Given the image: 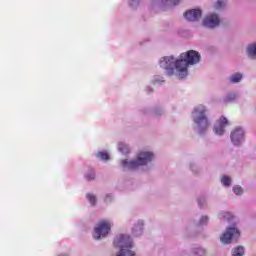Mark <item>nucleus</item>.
<instances>
[{
  "mask_svg": "<svg viewBox=\"0 0 256 256\" xmlns=\"http://www.w3.org/2000/svg\"><path fill=\"white\" fill-rule=\"evenodd\" d=\"M201 61V55L195 50H190L186 53H181L176 62V73L179 79H185L188 75L189 65H197Z\"/></svg>",
  "mask_w": 256,
  "mask_h": 256,
  "instance_id": "1",
  "label": "nucleus"
},
{
  "mask_svg": "<svg viewBox=\"0 0 256 256\" xmlns=\"http://www.w3.org/2000/svg\"><path fill=\"white\" fill-rule=\"evenodd\" d=\"M114 245L120 249L117 256H135V252L131 251L133 247L131 236L127 234L119 235L115 238Z\"/></svg>",
  "mask_w": 256,
  "mask_h": 256,
  "instance_id": "2",
  "label": "nucleus"
},
{
  "mask_svg": "<svg viewBox=\"0 0 256 256\" xmlns=\"http://www.w3.org/2000/svg\"><path fill=\"white\" fill-rule=\"evenodd\" d=\"M206 113L207 108H205L204 105H198L192 112L193 121L196 125H198L200 133H203L209 128V118H207Z\"/></svg>",
  "mask_w": 256,
  "mask_h": 256,
  "instance_id": "3",
  "label": "nucleus"
},
{
  "mask_svg": "<svg viewBox=\"0 0 256 256\" xmlns=\"http://www.w3.org/2000/svg\"><path fill=\"white\" fill-rule=\"evenodd\" d=\"M154 155L151 152H139L137 159L134 161L124 160L122 161V166L127 167V169H137L147 163H151L154 159Z\"/></svg>",
  "mask_w": 256,
  "mask_h": 256,
  "instance_id": "4",
  "label": "nucleus"
},
{
  "mask_svg": "<svg viewBox=\"0 0 256 256\" xmlns=\"http://www.w3.org/2000/svg\"><path fill=\"white\" fill-rule=\"evenodd\" d=\"M179 59H175L173 56H166L160 60L161 69H165L167 75L177 76V62Z\"/></svg>",
  "mask_w": 256,
  "mask_h": 256,
  "instance_id": "5",
  "label": "nucleus"
},
{
  "mask_svg": "<svg viewBox=\"0 0 256 256\" xmlns=\"http://www.w3.org/2000/svg\"><path fill=\"white\" fill-rule=\"evenodd\" d=\"M109 231H111V222L102 220L94 228L93 237L96 239V241H99V239L107 237V235H109Z\"/></svg>",
  "mask_w": 256,
  "mask_h": 256,
  "instance_id": "6",
  "label": "nucleus"
},
{
  "mask_svg": "<svg viewBox=\"0 0 256 256\" xmlns=\"http://www.w3.org/2000/svg\"><path fill=\"white\" fill-rule=\"evenodd\" d=\"M239 237H241V233L239 232V230L235 227H229L220 237V241L224 245H229V243H231L233 239H239Z\"/></svg>",
  "mask_w": 256,
  "mask_h": 256,
  "instance_id": "7",
  "label": "nucleus"
},
{
  "mask_svg": "<svg viewBox=\"0 0 256 256\" xmlns=\"http://www.w3.org/2000/svg\"><path fill=\"white\" fill-rule=\"evenodd\" d=\"M219 23H221V20L217 14H210L203 20L204 27H209L210 29L218 27Z\"/></svg>",
  "mask_w": 256,
  "mask_h": 256,
  "instance_id": "8",
  "label": "nucleus"
},
{
  "mask_svg": "<svg viewBox=\"0 0 256 256\" xmlns=\"http://www.w3.org/2000/svg\"><path fill=\"white\" fill-rule=\"evenodd\" d=\"M201 15L202 12L200 9H192L184 13V17L187 21H199Z\"/></svg>",
  "mask_w": 256,
  "mask_h": 256,
  "instance_id": "9",
  "label": "nucleus"
},
{
  "mask_svg": "<svg viewBox=\"0 0 256 256\" xmlns=\"http://www.w3.org/2000/svg\"><path fill=\"white\" fill-rule=\"evenodd\" d=\"M227 125H229V121L227 120V118L223 116L220 117V119L218 120V126L214 127L216 135H223V133H225V127H227Z\"/></svg>",
  "mask_w": 256,
  "mask_h": 256,
  "instance_id": "10",
  "label": "nucleus"
},
{
  "mask_svg": "<svg viewBox=\"0 0 256 256\" xmlns=\"http://www.w3.org/2000/svg\"><path fill=\"white\" fill-rule=\"evenodd\" d=\"M245 133L243 132V129L238 128L235 131L232 132L231 134V141L234 145H239L241 141H243Z\"/></svg>",
  "mask_w": 256,
  "mask_h": 256,
  "instance_id": "11",
  "label": "nucleus"
},
{
  "mask_svg": "<svg viewBox=\"0 0 256 256\" xmlns=\"http://www.w3.org/2000/svg\"><path fill=\"white\" fill-rule=\"evenodd\" d=\"M132 234L134 237H140L143 235V221H138L137 224L132 228Z\"/></svg>",
  "mask_w": 256,
  "mask_h": 256,
  "instance_id": "12",
  "label": "nucleus"
},
{
  "mask_svg": "<svg viewBox=\"0 0 256 256\" xmlns=\"http://www.w3.org/2000/svg\"><path fill=\"white\" fill-rule=\"evenodd\" d=\"M248 57L251 59H256V44H251L247 48Z\"/></svg>",
  "mask_w": 256,
  "mask_h": 256,
  "instance_id": "13",
  "label": "nucleus"
},
{
  "mask_svg": "<svg viewBox=\"0 0 256 256\" xmlns=\"http://www.w3.org/2000/svg\"><path fill=\"white\" fill-rule=\"evenodd\" d=\"M232 255L233 256H243V255H245V248H243V246H238V247L234 248L233 251H232Z\"/></svg>",
  "mask_w": 256,
  "mask_h": 256,
  "instance_id": "14",
  "label": "nucleus"
},
{
  "mask_svg": "<svg viewBox=\"0 0 256 256\" xmlns=\"http://www.w3.org/2000/svg\"><path fill=\"white\" fill-rule=\"evenodd\" d=\"M243 79V75L241 73H236L232 76H230V82L231 83H239Z\"/></svg>",
  "mask_w": 256,
  "mask_h": 256,
  "instance_id": "15",
  "label": "nucleus"
},
{
  "mask_svg": "<svg viewBox=\"0 0 256 256\" xmlns=\"http://www.w3.org/2000/svg\"><path fill=\"white\" fill-rule=\"evenodd\" d=\"M96 157L102 159V161H109V154L107 152H99Z\"/></svg>",
  "mask_w": 256,
  "mask_h": 256,
  "instance_id": "16",
  "label": "nucleus"
},
{
  "mask_svg": "<svg viewBox=\"0 0 256 256\" xmlns=\"http://www.w3.org/2000/svg\"><path fill=\"white\" fill-rule=\"evenodd\" d=\"M221 183L224 185V187H229V185H231V178L229 176H223Z\"/></svg>",
  "mask_w": 256,
  "mask_h": 256,
  "instance_id": "17",
  "label": "nucleus"
},
{
  "mask_svg": "<svg viewBox=\"0 0 256 256\" xmlns=\"http://www.w3.org/2000/svg\"><path fill=\"white\" fill-rule=\"evenodd\" d=\"M87 199L91 203V205H95L97 203V198L93 194H87Z\"/></svg>",
  "mask_w": 256,
  "mask_h": 256,
  "instance_id": "18",
  "label": "nucleus"
},
{
  "mask_svg": "<svg viewBox=\"0 0 256 256\" xmlns=\"http://www.w3.org/2000/svg\"><path fill=\"white\" fill-rule=\"evenodd\" d=\"M233 192L235 195H242L243 194V188L240 186H234L233 187Z\"/></svg>",
  "mask_w": 256,
  "mask_h": 256,
  "instance_id": "19",
  "label": "nucleus"
},
{
  "mask_svg": "<svg viewBox=\"0 0 256 256\" xmlns=\"http://www.w3.org/2000/svg\"><path fill=\"white\" fill-rule=\"evenodd\" d=\"M227 0H218L216 2V5H215V9H221V7H223V5H225Z\"/></svg>",
  "mask_w": 256,
  "mask_h": 256,
  "instance_id": "20",
  "label": "nucleus"
},
{
  "mask_svg": "<svg viewBox=\"0 0 256 256\" xmlns=\"http://www.w3.org/2000/svg\"><path fill=\"white\" fill-rule=\"evenodd\" d=\"M87 181H93L95 179V172H91L90 174L86 175Z\"/></svg>",
  "mask_w": 256,
  "mask_h": 256,
  "instance_id": "21",
  "label": "nucleus"
},
{
  "mask_svg": "<svg viewBox=\"0 0 256 256\" xmlns=\"http://www.w3.org/2000/svg\"><path fill=\"white\" fill-rule=\"evenodd\" d=\"M195 253L196 255L203 256L206 252L203 248H198Z\"/></svg>",
  "mask_w": 256,
  "mask_h": 256,
  "instance_id": "22",
  "label": "nucleus"
},
{
  "mask_svg": "<svg viewBox=\"0 0 256 256\" xmlns=\"http://www.w3.org/2000/svg\"><path fill=\"white\" fill-rule=\"evenodd\" d=\"M207 221H209V218L207 216H203L200 219V225H205V223H207Z\"/></svg>",
  "mask_w": 256,
  "mask_h": 256,
  "instance_id": "23",
  "label": "nucleus"
},
{
  "mask_svg": "<svg viewBox=\"0 0 256 256\" xmlns=\"http://www.w3.org/2000/svg\"><path fill=\"white\" fill-rule=\"evenodd\" d=\"M162 1H170L171 5H179L180 0H162Z\"/></svg>",
  "mask_w": 256,
  "mask_h": 256,
  "instance_id": "24",
  "label": "nucleus"
},
{
  "mask_svg": "<svg viewBox=\"0 0 256 256\" xmlns=\"http://www.w3.org/2000/svg\"><path fill=\"white\" fill-rule=\"evenodd\" d=\"M237 98V95L235 94H230L227 98V101H231V99H236Z\"/></svg>",
  "mask_w": 256,
  "mask_h": 256,
  "instance_id": "25",
  "label": "nucleus"
},
{
  "mask_svg": "<svg viewBox=\"0 0 256 256\" xmlns=\"http://www.w3.org/2000/svg\"><path fill=\"white\" fill-rule=\"evenodd\" d=\"M224 219H231V214L229 212L224 213L223 215Z\"/></svg>",
  "mask_w": 256,
  "mask_h": 256,
  "instance_id": "26",
  "label": "nucleus"
},
{
  "mask_svg": "<svg viewBox=\"0 0 256 256\" xmlns=\"http://www.w3.org/2000/svg\"><path fill=\"white\" fill-rule=\"evenodd\" d=\"M147 93H153V89L151 87L146 88Z\"/></svg>",
  "mask_w": 256,
  "mask_h": 256,
  "instance_id": "27",
  "label": "nucleus"
},
{
  "mask_svg": "<svg viewBox=\"0 0 256 256\" xmlns=\"http://www.w3.org/2000/svg\"><path fill=\"white\" fill-rule=\"evenodd\" d=\"M107 199H109V196H106L105 201H107Z\"/></svg>",
  "mask_w": 256,
  "mask_h": 256,
  "instance_id": "28",
  "label": "nucleus"
},
{
  "mask_svg": "<svg viewBox=\"0 0 256 256\" xmlns=\"http://www.w3.org/2000/svg\"><path fill=\"white\" fill-rule=\"evenodd\" d=\"M134 3H135V1H132V2H131V5H133Z\"/></svg>",
  "mask_w": 256,
  "mask_h": 256,
  "instance_id": "29",
  "label": "nucleus"
},
{
  "mask_svg": "<svg viewBox=\"0 0 256 256\" xmlns=\"http://www.w3.org/2000/svg\"><path fill=\"white\" fill-rule=\"evenodd\" d=\"M119 149H121V145H119Z\"/></svg>",
  "mask_w": 256,
  "mask_h": 256,
  "instance_id": "30",
  "label": "nucleus"
},
{
  "mask_svg": "<svg viewBox=\"0 0 256 256\" xmlns=\"http://www.w3.org/2000/svg\"><path fill=\"white\" fill-rule=\"evenodd\" d=\"M199 203V205L201 206V202H198Z\"/></svg>",
  "mask_w": 256,
  "mask_h": 256,
  "instance_id": "31",
  "label": "nucleus"
}]
</instances>
